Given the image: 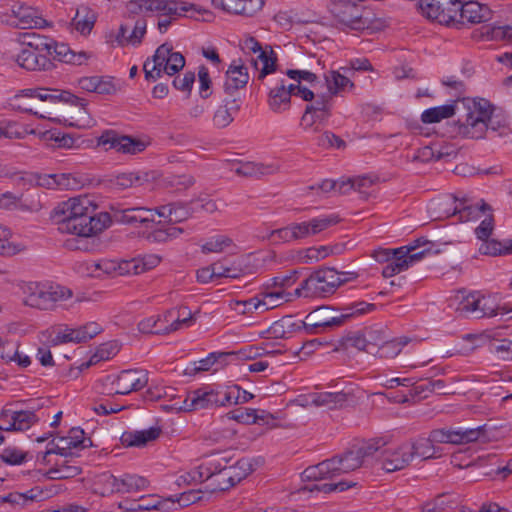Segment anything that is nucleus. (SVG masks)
<instances>
[{
	"label": "nucleus",
	"instance_id": "1",
	"mask_svg": "<svg viewBox=\"0 0 512 512\" xmlns=\"http://www.w3.org/2000/svg\"><path fill=\"white\" fill-rule=\"evenodd\" d=\"M465 107V114L452 125L454 136L478 140L483 139L489 129L498 131L507 126L506 119L495 115V107L484 98L469 99Z\"/></svg>",
	"mask_w": 512,
	"mask_h": 512
},
{
	"label": "nucleus",
	"instance_id": "2",
	"mask_svg": "<svg viewBox=\"0 0 512 512\" xmlns=\"http://www.w3.org/2000/svg\"><path fill=\"white\" fill-rule=\"evenodd\" d=\"M60 101L71 102L81 107L86 105L84 99H81L69 92L51 90L48 88L23 89L8 100V105L12 110L33 114L39 118H47L49 114L46 107L41 102L57 103Z\"/></svg>",
	"mask_w": 512,
	"mask_h": 512
},
{
	"label": "nucleus",
	"instance_id": "3",
	"mask_svg": "<svg viewBox=\"0 0 512 512\" xmlns=\"http://www.w3.org/2000/svg\"><path fill=\"white\" fill-rule=\"evenodd\" d=\"M355 277L352 272H338L334 268H320L305 279L295 290L298 297H327L342 284Z\"/></svg>",
	"mask_w": 512,
	"mask_h": 512
},
{
	"label": "nucleus",
	"instance_id": "4",
	"mask_svg": "<svg viewBox=\"0 0 512 512\" xmlns=\"http://www.w3.org/2000/svg\"><path fill=\"white\" fill-rule=\"evenodd\" d=\"M363 463L361 455H359L356 449L349 450L341 456L332 457L315 466L306 468L303 476L311 481L333 479L360 468Z\"/></svg>",
	"mask_w": 512,
	"mask_h": 512
},
{
	"label": "nucleus",
	"instance_id": "5",
	"mask_svg": "<svg viewBox=\"0 0 512 512\" xmlns=\"http://www.w3.org/2000/svg\"><path fill=\"white\" fill-rule=\"evenodd\" d=\"M185 66V58L180 52L173 51V47L164 43L160 45L152 58H148L143 65L145 79L156 81L163 73L173 76Z\"/></svg>",
	"mask_w": 512,
	"mask_h": 512
},
{
	"label": "nucleus",
	"instance_id": "6",
	"mask_svg": "<svg viewBox=\"0 0 512 512\" xmlns=\"http://www.w3.org/2000/svg\"><path fill=\"white\" fill-rule=\"evenodd\" d=\"M374 308V304L365 302H358L344 307L341 312H337L327 306H322L310 312L303 324L306 329L336 327L342 325L346 319L363 314Z\"/></svg>",
	"mask_w": 512,
	"mask_h": 512
},
{
	"label": "nucleus",
	"instance_id": "7",
	"mask_svg": "<svg viewBox=\"0 0 512 512\" xmlns=\"http://www.w3.org/2000/svg\"><path fill=\"white\" fill-rule=\"evenodd\" d=\"M95 210L96 206L74 220L58 221V231L79 237H91L102 232L110 226L111 216L107 212L96 213Z\"/></svg>",
	"mask_w": 512,
	"mask_h": 512
},
{
	"label": "nucleus",
	"instance_id": "8",
	"mask_svg": "<svg viewBox=\"0 0 512 512\" xmlns=\"http://www.w3.org/2000/svg\"><path fill=\"white\" fill-rule=\"evenodd\" d=\"M127 9L132 14L157 13L160 17L178 19L190 11L201 12L194 4L178 0H131Z\"/></svg>",
	"mask_w": 512,
	"mask_h": 512
},
{
	"label": "nucleus",
	"instance_id": "9",
	"mask_svg": "<svg viewBox=\"0 0 512 512\" xmlns=\"http://www.w3.org/2000/svg\"><path fill=\"white\" fill-rule=\"evenodd\" d=\"M230 454V451H222L207 456L206 491L210 493L222 492L236 485L227 468V464L232 461Z\"/></svg>",
	"mask_w": 512,
	"mask_h": 512
},
{
	"label": "nucleus",
	"instance_id": "10",
	"mask_svg": "<svg viewBox=\"0 0 512 512\" xmlns=\"http://www.w3.org/2000/svg\"><path fill=\"white\" fill-rule=\"evenodd\" d=\"M232 405V394L226 388L213 389L203 387L196 389L186 396L183 404L179 406L182 411H196Z\"/></svg>",
	"mask_w": 512,
	"mask_h": 512
},
{
	"label": "nucleus",
	"instance_id": "11",
	"mask_svg": "<svg viewBox=\"0 0 512 512\" xmlns=\"http://www.w3.org/2000/svg\"><path fill=\"white\" fill-rule=\"evenodd\" d=\"M457 311L462 315L471 316L476 319L510 313V309L502 307L497 303L496 297L485 296L478 291L464 296L459 302Z\"/></svg>",
	"mask_w": 512,
	"mask_h": 512
},
{
	"label": "nucleus",
	"instance_id": "12",
	"mask_svg": "<svg viewBox=\"0 0 512 512\" xmlns=\"http://www.w3.org/2000/svg\"><path fill=\"white\" fill-rule=\"evenodd\" d=\"M71 297L72 291L66 287L31 283L27 287L25 303L34 308L49 310Z\"/></svg>",
	"mask_w": 512,
	"mask_h": 512
},
{
	"label": "nucleus",
	"instance_id": "13",
	"mask_svg": "<svg viewBox=\"0 0 512 512\" xmlns=\"http://www.w3.org/2000/svg\"><path fill=\"white\" fill-rule=\"evenodd\" d=\"M291 96H297L304 101H310L314 98V91L306 85H287L285 80H281L269 92L268 104L270 109L276 113L289 110Z\"/></svg>",
	"mask_w": 512,
	"mask_h": 512
},
{
	"label": "nucleus",
	"instance_id": "14",
	"mask_svg": "<svg viewBox=\"0 0 512 512\" xmlns=\"http://www.w3.org/2000/svg\"><path fill=\"white\" fill-rule=\"evenodd\" d=\"M417 7L424 17L440 24L458 20V0H419Z\"/></svg>",
	"mask_w": 512,
	"mask_h": 512
},
{
	"label": "nucleus",
	"instance_id": "15",
	"mask_svg": "<svg viewBox=\"0 0 512 512\" xmlns=\"http://www.w3.org/2000/svg\"><path fill=\"white\" fill-rule=\"evenodd\" d=\"M430 440L435 444L447 443L454 445L468 444L475 441H485L486 425L470 429H435L430 432Z\"/></svg>",
	"mask_w": 512,
	"mask_h": 512
},
{
	"label": "nucleus",
	"instance_id": "16",
	"mask_svg": "<svg viewBox=\"0 0 512 512\" xmlns=\"http://www.w3.org/2000/svg\"><path fill=\"white\" fill-rule=\"evenodd\" d=\"M92 445L91 439L84 437V431L81 428L70 429L67 436L59 437L57 442L51 441L49 448L43 453L42 460L49 462L47 457L50 454H58L62 457H73V449H84Z\"/></svg>",
	"mask_w": 512,
	"mask_h": 512
},
{
	"label": "nucleus",
	"instance_id": "17",
	"mask_svg": "<svg viewBox=\"0 0 512 512\" xmlns=\"http://www.w3.org/2000/svg\"><path fill=\"white\" fill-rule=\"evenodd\" d=\"M99 144L108 146L123 154L136 155L143 152L149 145V141L134 138L128 135H118L114 131H106L99 137Z\"/></svg>",
	"mask_w": 512,
	"mask_h": 512
},
{
	"label": "nucleus",
	"instance_id": "18",
	"mask_svg": "<svg viewBox=\"0 0 512 512\" xmlns=\"http://www.w3.org/2000/svg\"><path fill=\"white\" fill-rule=\"evenodd\" d=\"M4 16L6 22L20 29L41 27L45 20L39 16L38 10L22 3H13L7 8Z\"/></svg>",
	"mask_w": 512,
	"mask_h": 512
},
{
	"label": "nucleus",
	"instance_id": "19",
	"mask_svg": "<svg viewBox=\"0 0 512 512\" xmlns=\"http://www.w3.org/2000/svg\"><path fill=\"white\" fill-rule=\"evenodd\" d=\"M111 221L124 225L143 226L148 228L149 224L154 223L152 208L144 206L119 208L111 206Z\"/></svg>",
	"mask_w": 512,
	"mask_h": 512
},
{
	"label": "nucleus",
	"instance_id": "20",
	"mask_svg": "<svg viewBox=\"0 0 512 512\" xmlns=\"http://www.w3.org/2000/svg\"><path fill=\"white\" fill-rule=\"evenodd\" d=\"M93 207L95 205L88 196L70 198L54 208L51 218L58 225V221L74 220V218L86 213V211L93 210Z\"/></svg>",
	"mask_w": 512,
	"mask_h": 512
},
{
	"label": "nucleus",
	"instance_id": "21",
	"mask_svg": "<svg viewBox=\"0 0 512 512\" xmlns=\"http://www.w3.org/2000/svg\"><path fill=\"white\" fill-rule=\"evenodd\" d=\"M240 46L245 52H259L257 60L254 61L255 68L259 70L258 79H263L275 71L277 58L273 50H270V53L262 50L260 43L252 36H246L241 41Z\"/></svg>",
	"mask_w": 512,
	"mask_h": 512
},
{
	"label": "nucleus",
	"instance_id": "22",
	"mask_svg": "<svg viewBox=\"0 0 512 512\" xmlns=\"http://www.w3.org/2000/svg\"><path fill=\"white\" fill-rule=\"evenodd\" d=\"M340 222L336 214L312 218L309 221L291 223L295 241L316 235Z\"/></svg>",
	"mask_w": 512,
	"mask_h": 512
},
{
	"label": "nucleus",
	"instance_id": "23",
	"mask_svg": "<svg viewBox=\"0 0 512 512\" xmlns=\"http://www.w3.org/2000/svg\"><path fill=\"white\" fill-rule=\"evenodd\" d=\"M409 443L397 447L384 448L381 451V465L386 472H394L407 467L412 461Z\"/></svg>",
	"mask_w": 512,
	"mask_h": 512
},
{
	"label": "nucleus",
	"instance_id": "24",
	"mask_svg": "<svg viewBox=\"0 0 512 512\" xmlns=\"http://www.w3.org/2000/svg\"><path fill=\"white\" fill-rule=\"evenodd\" d=\"M148 383V372L142 369L123 370L113 381L115 394L126 395L145 387Z\"/></svg>",
	"mask_w": 512,
	"mask_h": 512
},
{
	"label": "nucleus",
	"instance_id": "25",
	"mask_svg": "<svg viewBox=\"0 0 512 512\" xmlns=\"http://www.w3.org/2000/svg\"><path fill=\"white\" fill-rule=\"evenodd\" d=\"M215 9L232 15L253 17L263 7V0H211Z\"/></svg>",
	"mask_w": 512,
	"mask_h": 512
},
{
	"label": "nucleus",
	"instance_id": "26",
	"mask_svg": "<svg viewBox=\"0 0 512 512\" xmlns=\"http://www.w3.org/2000/svg\"><path fill=\"white\" fill-rule=\"evenodd\" d=\"M249 81V73L247 67L243 64H231L226 71L223 91L225 97H239V90L245 88Z\"/></svg>",
	"mask_w": 512,
	"mask_h": 512
},
{
	"label": "nucleus",
	"instance_id": "27",
	"mask_svg": "<svg viewBox=\"0 0 512 512\" xmlns=\"http://www.w3.org/2000/svg\"><path fill=\"white\" fill-rule=\"evenodd\" d=\"M458 20L461 23L479 24L492 18V10L477 1H468L464 4L458 0Z\"/></svg>",
	"mask_w": 512,
	"mask_h": 512
},
{
	"label": "nucleus",
	"instance_id": "28",
	"mask_svg": "<svg viewBox=\"0 0 512 512\" xmlns=\"http://www.w3.org/2000/svg\"><path fill=\"white\" fill-rule=\"evenodd\" d=\"M15 61L20 67L29 71H48L53 67L52 60L45 55L36 54L26 46L16 55Z\"/></svg>",
	"mask_w": 512,
	"mask_h": 512
},
{
	"label": "nucleus",
	"instance_id": "29",
	"mask_svg": "<svg viewBox=\"0 0 512 512\" xmlns=\"http://www.w3.org/2000/svg\"><path fill=\"white\" fill-rule=\"evenodd\" d=\"M351 395L343 391L315 392L307 396V405L315 407H327L328 409L341 408L349 400Z\"/></svg>",
	"mask_w": 512,
	"mask_h": 512
},
{
	"label": "nucleus",
	"instance_id": "30",
	"mask_svg": "<svg viewBox=\"0 0 512 512\" xmlns=\"http://www.w3.org/2000/svg\"><path fill=\"white\" fill-rule=\"evenodd\" d=\"M221 104L214 112L212 123L216 128L222 129L229 126L234 120V114L240 110V98L224 97Z\"/></svg>",
	"mask_w": 512,
	"mask_h": 512
},
{
	"label": "nucleus",
	"instance_id": "31",
	"mask_svg": "<svg viewBox=\"0 0 512 512\" xmlns=\"http://www.w3.org/2000/svg\"><path fill=\"white\" fill-rule=\"evenodd\" d=\"M80 89L98 94H113L116 89L109 79L100 76H86L78 80Z\"/></svg>",
	"mask_w": 512,
	"mask_h": 512
},
{
	"label": "nucleus",
	"instance_id": "32",
	"mask_svg": "<svg viewBox=\"0 0 512 512\" xmlns=\"http://www.w3.org/2000/svg\"><path fill=\"white\" fill-rule=\"evenodd\" d=\"M161 433L159 427H151L146 430L125 432L121 437V441L126 446H145L148 442L156 440Z\"/></svg>",
	"mask_w": 512,
	"mask_h": 512
},
{
	"label": "nucleus",
	"instance_id": "33",
	"mask_svg": "<svg viewBox=\"0 0 512 512\" xmlns=\"http://www.w3.org/2000/svg\"><path fill=\"white\" fill-rule=\"evenodd\" d=\"M53 42L54 40L52 38L34 32L23 34V44L27 48L32 49L36 54L45 55L50 60H52L51 49Z\"/></svg>",
	"mask_w": 512,
	"mask_h": 512
},
{
	"label": "nucleus",
	"instance_id": "34",
	"mask_svg": "<svg viewBox=\"0 0 512 512\" xmlns=\"http://www.w3.org/2000/svg\"><path fill=\"white\" fill-rule=\"evenodd\" d=\"M81 473V467L73 460V457H63L55 462L49 470L52 479L73 478Z\"/></svg>",
	"mask_w": 512,
	"mask_h": 512
},
{
	"label": "nucleus",
	"instance_id": "35",
	"mask_svg": "<svg viewBox=\"0 0 512 512\" xmlns=\"http://www.w3.org/2000/svg\"><path fill=\"white\" fill-rule=\"evenodd\" d=\"M96 21V14L87 6H80L76 10V14L72 19V26L82 35L91 32Z\"/></svg>",
	"mask_w": 512,
	"mask_h": 512
},
{
	"label": "nucleus",
	"instance_id": "36",
	"mask_svg": "<svg viewBox=\"0 0 512 512\" xmlns=\"http://www.w3.org/2000/svg\"><path fill=\"white\" fill-rule=\"evenodd\" d=\"M378 338L379 345H377L375 356H378L379 358L396 357L400 354L403 347L409 342V339L406 337L400 339L385 340L384 337H380V334H378Z\"/></svg>",
	"mask_w": 512,
	"mask_h": 512
},
{
	"label": "nucleus",
	"instance_id": "37",
	"mask_svg": "<svg viewBox=\"0 0 512 512\" xmlns=\"http://www.w3.org/2000/svg\"><path fill=\"white\" fill-rule=\"evenodd\" d=\"M325 82L328 93L333 97L354 87L353 82L345 74L339 71H330L325 74Z\"/></svg>",
	"mask_w": 512,
	"mask_h": 512
},
{
	"label": "nucleus",
	"instance_id": "38",
	"mask_svg": "<svg viewBox=\"0 0 512 512\" xmlns=\"http://www.w3.org/2000/svg\"><path fill=\"white\" fill-rule=\"evenodd\" d=\"M409 445L412 450V459L414 456L421 457L423 460L437 458L440 456V449L435 446L434 441L430 440V436L428 438H420Z\"/></svg>",
	"mask_w": 512,
	"mask_h": 512
},
{
	"label": "nucleus",
	"instance_id": "39",
	"mask_svg": "<svg viewBox=\"0 0 512 512\" xmlns=\"http://www.w3.org/2000/svg\"><path fill=\"white\" fill-rule=\"evenodd\" d=\"M86 272L91 277L100 278L106 275L116 273V261L109 259H101L98 261H87L85 263Z\"/></svg>",
	"mask_w": 512,
	"mask_h": 512
},
{
	"label": "nucleus",
	"instance_id": "40",
	"mask_svg": "<svg viewBox=\"0 0 512 512\" xmlns=\"http://www.w3.org/2000/svg\"><path fill=\"white\" fill-rule=\"evenodd\" d=\"M455 114V105L447 104L426 109L421 114V121L425 124L437 123L443 119L450 118Z\"/></svg>",
	"mask_w": 512,
	"mask_h": 512
},
{
	"label": "nucleus",
	"instance_id": "41",
	"mask_svg": "<svg viewBox=\"0 0 512 512\" xmlns=\"http://www.w3.org/2000/svg\"><path fill=\"white\" fill-rule=\"evenodd\" d=\"M290 294L285 293L283 290L274 292H262L257 295L259 300L260 311L265 312L270 309L276 308L281 304L289 301Z\"/></svg>",
	"mask_w": 512,
	"mask_h": 512
},
{
	"label": "nucleus",
	"instance_id": "42",
	"mask_svg": "<svg viewBox=\"0 0 512 512\" xmlns=\"http://www.w3.org/2000/svg\"><path fill=\"white\" fill-rule=\"evenodd\" d=\"M52 333L55 336L51 339V343L54 346L65 344V343H82L81 333L79 328H69L67 326H58L52 329Z\"/></svg>",
	"mask_w": 512,
	"mask_h": 512
},
{
	"label": "nucleus",
	"instance_id": "43",
	"mask_svg": "<svg viewBox=\"0 0 512 512\" xmlns=\"http://www.w3.org/2000/svg\"><path fill=\"white\" fill-rule=\"evenodd\" d=\"M227 468L237 484L254 471V463L250 458H241L234 463H228Z\"/></svg>",
	"mask_w": 512,
	"mask_h": 512
},
{
	"label": "nucleus",
	"instance_id": "44",
	"mask_svg": "<svg viewBox=\"0 0 512 512\" xmlns=\"http://www.w3.org/2000/svg\"><path fill=\"white\" fill-rule=\"evenodd\" d=\"M206 469H207V457L203 460V462L199 466L179 475L176 480L177 485H179V486L191 485V484L202 483V482L206 481V477H208V475L205 472Z\"/></svg>",
	"mask_w": 512,
	"mask_h": 512
},
{
	"label": "nucleus",
	"instance_id": "45",
	"mask_svg": "<svg viewBox=\"0 0 512 512\" xmlns=\"http://www.w3.org/2000/svg\"><path fill=\"white\" fill-rule=\"evenodd\" d=\"M144 181H147L146 175L139 172H123L111 180L112 185L121 190L141 186Z\"/></svg>",
	"mask_w": 512,
	"mask_h": 512
},
{
	"label": "nucleus",
	"instance_id": "46",
	"mask_svg": "<svg viewBox=\"0 0 512 512\" xmlns=\"http://www.w3.org/2000/svg\"><path fill=\"white\" fill-rule=\"evenodd\" d=\"M42 497V491L38 488H32L25 493L13 492L3 498L4 502H8L13 506H26L29 503L38 501Z\"/></svg>",
	"mask_w": 512,
	"mask_h": 512
},
{
	"label": "nucleus",
	"instance_id": "47",
	"mask_svg": "<svg viewBox=\"0 0 512 512\" xmlns=\"http://www.w3.org/2000/svg\"><path fill=\"white\" fill-rule=\"evenodd\" d=\"M71 178L66 174H49L37 178V185L47 189H69L71 187Z\"/></svg>",
	"mask_w": 512,
	"mask_h": 512
},
{
	"label": "nucleus",
	"instance_id": "48",
	"mask_svg": "<svg viewBox=\"0 0 512 512\" xmlns=\"http://www.w3.org/2000/svg\"><path fill=\"white\" fill-rule=\"evenodd\" d=\"M346 345L354 347L359 351H364L371 355H376L378 342H371V337H366L365 334L353 333L346 338Z\"/></svg>",
	"mask_w": 512,
	"mask_h": 512
},
{
	"label": "nucleus",
	"instance_id": "49",
	"mask_svg": "<svg viewBox=\"0 0 512 512\" xmlns=\"http://www.w3.org/2000/svg\"><path fill=\"white\" fill-rule=\"evenodd\" d=\"M342 250V247L340 245L335 246H320L318 248L311 247L303 251V263H311L313 261H319L321 259H324L330 254H338Z\"/></svg>",
	"mask_w": 512,
	"mask_h": 512
},
{
	"label": "nucleus",
	"instance_id": "50",
	"mask_svg": "<svg viewBox=\"0 0 512 512\" xmlns=\"http://www.w3.org/2000/svg\"><path fill=\"white\" fill-rule=\"evenodd\" d=\"M481 35L487 40L512 42V26L486 25L481 28Z\"/></svg>",
	"mask_w": 512,
	"mask_h": 512
},
{
	"label": "nucleus",
	"instance_id": "51",
	"mask_svg": "<svg viewBox=\"0 0 512 512\" xmlns=\"http://www.w3.org/2000/svg\"><path fill=\"white\" fill-rule=\"evenodd\" d=\"M95 486V490L103 496L119 493V478L110 473H103L98 476Z\"/></svg>",
	"mask_w": 512,
	"mask_h": 512
},
{
	"label": "nucleus",
	"instance_id": "52",
	"mask_svg": "<svg viewBox=\"0 0 512 512\" xmlns=\"http://www.w3.org/2000/svg\"><path fill=\"white\" fill-rule=\"evenodd\" d=\"M374 179L368 176H361L353 179H348L342 182L339 187V193H346L348 189H354L361 194H368V189L374 185Z\"/></svg>",
	"mask_w": 512,
	"mask_h": 512
},
{
	"label": "nucleus",
	"instance_id": "53",
	"mask_svg": "<svg viewBox=\"0 0 512 512\" xmlns=\"http://www.w3.org/2000/svg\"><path fill=\"white\" fill-rule=\"evenodd\" d=\"M464 202L465 201H461L459 205H456L452 213L453 215L458 214L461 221L475 219L481 212H484L486 209H490L489 205L485 202L482 203L481 207L465 205Z\"/></svg>",
	"mask_w": 512,
	"mask_h": 512
},
{
	"label": "nucleus",
	"instance_id": "54",
	"mask_svg": "<svg viewBox=\"0 0 512 512\" xmlns=\"http://www.w3.org/2000/svg\"><path fill=\"white\" fill-rule=\"evenodd\" d=\"M147 480L141 476L125 474L119 478V493H130L145 488Z\"/></svg>",
	"mask_w": 512,
	"mask_h": 512
},
{
	"label": "nucleus",
	"instance_id": "55",
	"mask_svg": "<svg viewBox=\"0 0 512 512\" xmlns=\"http://www.w3.org/2000/svg\"><path fill=\"white\" fill-rule=\"evenodd\" d=\"M15 414L13 421H15L14 431H24L29 429L34 423L38 421L36 414L29 410H14Z\"/></svg>",
	"mask_w": 512,
	"mask_h": 512
},
{
	"label": "nucleus",
	"instance_id": "56",
	"mask_svg": "<svg viewBox=\"0 0 512 512\" xmlns=\"http://www.w3.org/2000/svg\"><path fill=\"white\" fill-rule=\"evenodd\" d=\"M286 75L296 82L293 83L294 85H303L302 82L305 81L310 85L308 88L313 91L317 89V76L310 71L289 69L286 71Z\"/></svg>",
	"mask_w": 512,
	"mask_h": 512
},
{
	"label": "nucleus",
	"instance_id": "57",
	"mask_svg": "<svg viewBox=\"0 0 512 512\" xmlns=\"http://www.w3.org/2000/svg\"><path fill=\"white\" fill-rule=\"evenodd\" d=\"M354 485H356L355 482L342 480L334 483H314L309 485L307 488L311 492L319 491L327 494L333 491L342 492L353 487Z\"/></svg>",
	"mask_w": 512,
	"mask_h": 512
},
{
	"label": "nucleus",
	"instance_id": "58",
	"mask_svg": "<svg viewBox=\"0 0 512 512\" xmlns=\"http://www.w3.org/2000/svg\"><path fill=\"white\" fill-rule=\"evenodd\" d=\"M216 278H232L236 279L243 275V269L240 265H236V263H232L231 265H225L223 262L218 261L213 263Z\"/></svg>",
	"mask_w": 512,
	"mask_h": 512
},
{
	"label": "nucleus",
	"instance_id": "59",
	"mask_svg": "<svg viewBox=\"0 0 512 512\" xmlns=\"http://www.w3.org/2000/svg\"><path fill=\"white\" fill-rule=\"evenodd\" d=\"M232 245V239L224 236V235H218L216 237H213L209 239L205 244L202 245V252L203 253H220L225 248Z\"/></svg>",
	"mask_w": 512,
	"mask_h": 512
},
{
	"label": "nucleus",
	"instance_id": "60",
	"mask_svg": "<svg viewBox=\"0 0 512 512\" xmlns=\"http://www.w3.org/2000/svg\"><path fill=\"white\" fill-rule=\"evenodd\" d=\"M256 412L255 409H237L228 412L225 417L240 423L252 424L257 423L260 419Z\"/></svg>",
	"mask_w": 512,
	"mask_h": 512
},
{
	"label": "nucleus",
	"instance_id": "61",
	"mask_svg": "<svg viewBox=\"0 0 512 512\" xmlns=\"http://www.w3.org/2000/svg\"><path fill=\"white\" fill-rule=\"evenodd\" d=\"M159 501H149L147 499L141 498L139 500H134L132 502L125 501L124 503H120V508L126 509L130 512H139V511H150V510H159Z\"/></svg>",
	"mask_w": 512,
	"mask_h": 512
},
{
	"label": "nucleus",
	"instance_id": "62",
	"mask_svg": "<svg viewBox=\"0 0 512 512\" xmlns=\"http://www.w3.org/2000/svg\"><path fill=\"white\" fill-rule=\"evenodd\" d=\"M230 307L232 310H234L238 314H242V315L250 314L257 310L260 311L259 300H258L257 296L252 297L247 300L232 301L230 303Z\"/></svg>",
	"mask_w": 512,
	"mask_h": 512
},
{
	"label": "nucleus",
	"instance_id": "63",
	"mask_svg": "<svg viewBox=\"0 0 512 512\" xmlns=\"http://www.w3.org/2000/svg\"><path fill=\"white\" fill-rule=\"evenodd\" d=\"M332 99L333 97L327 92L321 95L316 94V90H314V98L310 100V104L306 106V110L309 112L312 111H327V109H332Z\"/></svg>",
	"mask_w": 512,
	"mask_h": 512
},
{
	"label": "nucleus",
	"instance_id": "64",
	"mask_svg": "<svg viewBox=\"0 0 512 512\" xmlns=\"http://www.w3.org/2000/svg\"><path fill=\"white\" fill-rule=\"evenodd\" d=\"M316 144L319 147L328 148H344L345 142L330 131H324L316 138Z\"/></svg>",
	"mask_w": 512,
	"mask_h": 512
}]
</instances>
